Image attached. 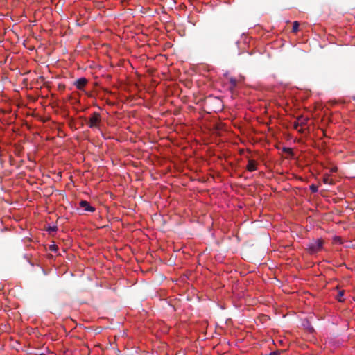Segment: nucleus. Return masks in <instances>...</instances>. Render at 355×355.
I'll return each instance as SVG.
<instances>
[{"mask_svg":"<svg viewBox=\"0 0 355 355\" xmlns=\"http://www.w3.org/2000/svg\"><path fill=\"white\" fill-rule=\"evenodd\" d=\"M308 120V118L303 116H299L294 122V128L298 132H303L304 130V127L307 124Z\"/></svg>","mask_w":355,"mask_h":355,"instance_id":"f257e3e1","label":"nucleus"},{"mask_svg":"<svg viewBox=\"0 0 355 355\" xmlns=\"http://www.w3.org/2000/svg\"><path fill=\"white\" fill-rule=\"evenodd\" d=\"M298 23L297 21H295L293 25V31L294 32H296L298 30Z\"/></svg>","mask_w":355,"mask_h":355,"instance_id":"1a4fd4ad","label":"nucleus"},{"mask_svg":"<svg viewBox=\"0 0 355 355\" xmlns=\"http://www.w3.org/2000/svg\"><path fill=\"white\" fill-rule=\"evenodd\" d=\"M100 123H101L100 114L97 112H94L92 114V115L89 118V119L87 122V125L91 128H98Z\"/></svg>","mask_w":355,"mask_h":355,"instance_id":"7ed1b4c3","label":"nucleus"},{"mask_svg":"<svg viewBox=\"0 0 355 355\" xmlns=\"http://www.w3.org/2000/svg\"><path fill=\"white\" fill-rule=\"evenodd\" d=\"M343 296V291H340L339 292V294H338V300L340 301V302H342L343 301V299H342V297Z\"/></svg>","mask_w":355,"mask_h":355,"instance_id":"9d476101","label":"nucleus"},{"mask_svg":"<svg viewBox=\"0 0 355 355\" xmlns=\"http://www.w3.org/2000/svg\"><path fill=\"white\" fill-rule=\"evenodd\" d=\"M230 83H231V85H232V87H236V83H237V82H236V80L235 78H230Z\"/></svg>","mask_w":355,"mask_h":355,"instance_id":"0eeeda50","label":"nucleus"},{"mask_svg":"<svg viewBox=\"0 0 355 355\" xmlns=\"http://www.w3.org/2000/svg\"><path fill=\"white\" fill-rule=\"evenodd\" d=\"M323 181L325 184H331V180L330 179L329 176H325L324 177Z\"/></svg>","mask_w":355,"mask_h":355,"instance_id":"6e6552de","label":"nucleus"},{"mask_svg":"<svg viewBox=\"0 0 355 355\" xmlns=\"http://www.w3.org/2000/svg\"><path fill=\"white\" fill-rule=\"evenodd\" d=\"M310 189L313 192H316L318 191V187L315 185H311Z\"/></svg>","mask_w":355,"mask_h":355,"instance_id":"9b49d317","label":"nucleus"},{"mask_svg":"<svg viewBox=\"0 0 355 355\" xmlns=\"http://www.w3.org/2000/svg\"><path fill=\"white\" fill-rule=\"evenodd\" d=\"M87 83V80L85 78H78L76 83H74L75 86L77 89L81 90L84 88V87Z\"/></svg>","mask_w":355,"mask_h":355,"instance_id":"20e7f679","label":"nucleus"},{"mask_svg":"<svg viewBox=\"0 0 355 355\" xmlns=\"http://www.w3.org/2000/svg\"><path fill=\"white\" fill-rule=\"evenodd\" d=\"M268 355H279V352L278 351L272 352L270 353Z\"/></svg>","mask_w":355,"mask_h":355,"instance_id":"f8f14e48","label":"nucleus"},{"mask_svg":"<svg viewBox=\"0 0 355 355\" xmlns=\"http://www.w3.org/2000/svg\"><path fill=\"white\" fill-rule=\"evenodd\" d=\"M322 241L321 239H317L311 242L308 245L309 252L311 254L315 253L320 251L322 248Z\"/></svg>","mask_w":355,"mask_h":355,"instance_id":"f03ea898","label":"nucleus"},{"mask_svg":"<svg viewBox=\"0 0 355 355\" xmlns=\"http://www.w3.org/2000/svg\"><path fill=\"white\" fill-rule=\"evenodd\" d=\"M80 207H82L85 211H94V208L92 207L89 203L85 200L80 202Z\"/></svg>","mask_w":355,"mask_h":355,"instance_id":"39448f33","label":"nucleus"},{"mask_svg":"<svg viewBox=\"0 0 355 355\" xmlns=\"http://www.w3.org/2000/svg\"><path fill=\"white\" fill-rule=\"evenodd\" d=\"M246 168L250 172L256 171L257 170V162L254 160L250 159L248 161Z\"/></svg>","mask_w":355,"mask_h":355,"instance_id":"423d86ee","label":"nucleus"}]
</instances>
